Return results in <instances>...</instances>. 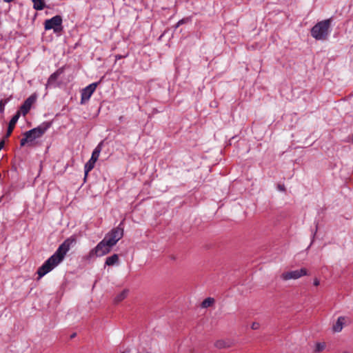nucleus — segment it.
Segmentation results:
<instances>
[{
	"label": "nucleus",
	"mask_w": 353,
	"mask_h": 353,
	"mask_svg": "<svg viewBox=\"0 0 353 353\" xmlns=\"http://www.w3.org/2000/svg\"><path fill=\"white\" fill-rule=\"evenodd\" d=\"M3 141H1L0 142V150L2 149V148L3 147Z\"/></svg>",
	"instance_id": "obj_27"
},
{
	"label": "nucleus",
	"mask_w": 353,
	"mask_h": 353,
	"mask_svg": "<svg viewBox=\"0 0 353 353\" xmlns=\"http://www.w3.org/2000/svg\"><path fill=\"white\" fill-rule=\"evenodd\" d=\"M214 302V299L211 297H208L205 299L201 303V306L203 308H207L210 306H211Z\"/></svg>",
	"instance_id": "obj_20"
},
{
	"label": "nucleus",
	"mask_w": 353,
	"mask_h": 353,
	"mask_svg": "<svg viewBox=\"0 0 353 353\" xmlns=\"http://www.w3.org/2000/svg\"><path fill=\"white\" fill-rule=\"evenodd\" d=\"M37 96L35 94H32L21 105L20 108V114L22 113L23 116H25L30 110L32 105L36 101Z\"/></svg>",
	"instance_id": "obj_9"
},
{
	"label": "nucleus",
	"mask_w": 353,
	"mask_h": 353,
	"mask_svg": "<svg viewBox=\"0 0 353 353\" xmlns=\"http://www.w3.org/2000/svg\"><path fill=\"white\" fill-rule=\"evenodd\" d=\"M313 284H314V285H315V286H318V285L320 284V281H319V280L318 279H316H316H314V281H313Z\"/></svg>",
	"instance_id": "obj_25"
},
{
	"label": "nucleus",
	"mask_w": 353,
	"mask_h": 353,
	"mask_svg": "<svg viewBox=\"0 0 353 353\" xmlns=\"http://www.w3.org/2000/svg\"><path fill=\"white\" fill-rule=\"evenodd\" d=\"M119 262V256L117 254H114L106 258L105 265H114Z\"/></svg>",
	"instance_id": "obj_13"
},
{
	"label": "nucleus",
	"mask_w": 353,
	"mask_h": 353,
	"mask_svg": "<svg viewBox=\"0 0 353 353\" xmlns=\"http://www.w3.org/2000/svg\"><path fill=\"white\" fill-rule=\"evenodd\" d=\"M123 227L122 221L117 228H113L108 233H107L104 237V239L106 240L109 245L113 247L123 237Z\"/></svg>",
	"instance_id": "obj_4"
},
{
	"label": "nucleus",
	"mask_w": 353,
	"mask_h": 353,
	"mask_svg": "<svg viewBox=\"0 0 353 353\" xmlns=\"http://www.w3.org/2000/svg\"><path fill=\"white\" fill-rule=\"evenodd\" d=\"M97 85H98V83H92L88 85V86H86L85 88H84L81 90V104H85L90 100L92 94L95 91Z\"/></svg>",
	"instance_id": "obj_8"
},
{
	"label": "nucleus",
	"mask_w": 353,
	"mask_h": 353,
	"mask_svg": "<svg viewBox=\"0 0 353 353\" xmlns=\"http://www.w3.org/2000/svg\"><path fill=\"white\" fill-rule=\"evenodd\" d=\"M342 353H350V352H347V351H344V352H343Z\"/></svg>",
	"instance_id": "obj_29"
},
{
	"label": "nucleus",
	"mask_w": 353,
	"mask_h": 353,
	"mask_svg": "<svg viewBox=\"0 0 353 353\" xmlns=\"http://www.w3.org/2000/svg\"><path fill=\"white\" fill-rule=\"evenodd\" d=\"M7 103V101L1 100L0 101V112L3 113L4 112L5 105Z\"/></svg>",
	"instance_id": "obj_22"
},
{
	"label": "nucleus",
	"mask_w": 353,
	"mask_h": 353,
	"mask_svg": "<svg viewBox=\"0 0 353 353\" xmlns=\"http://www.w3.org/2000/svg\"><path fill=\"white\" fill-rule=\"evenodd\" d=\"M61 74V71L59 70H57L54 73H52L48 78V82L46 85V88L48 87H51L57 81L59 75Z\"/></svg>",
	"instance_id": "obj_12"
},
{
	"label": "nucleus",
	"mask_w": 353,
	"mask_h": 353,
	"mask_svg": "<svg viewBox=\"0 0 353 353\" xmlns=\"http://www.w3.org/2000/svg\"><path fill=\"white\" fill-rule=\"evenodd\" d=\"M259 327H260V325H259V323H257V322H254V323L252 324V325H251V328H252V330H257V329H259Z\"/></svg>",
	"instance_id": "obj_23"
},
{
	"label": "nucleus",
	"mask_w": 353,
	"mask_h": 353,
	"mask_svg": "<svg viewBox=\"0 0 353 353\" xmlns=\"http://www.w3.org/2000/svg\"><path fill=\"white\" fill-rule=\"evenodd\" d=\"M97 161L93 160L92 159H90V160L85 164L84 166V172L85 176L88 175V172H90L94 167V164Z\"/></svg>",
	"instance_id": "obj_14"
},
{
	"label": "nucleus",
	"mask_w": 353,
	"mask_h": 353,
	"mask_svg": "<svg viewBox=\"0 0 353 353\" xmlns=\"http://www.w3.org/2000/svg\"><path fill=\"white\" fill-rule=\"evenodd\" d=\"M332 19L330 18L316 23L311 29V35L316 40L323 41L327 39L332 32Z\"/></svg>",
	"instance_id": "obj_2"
},
{
	"label": "nucleus",
	"mask_w": 353,
	"mask_h": 353,
	"mask_svg": "<svg viewBox=\"0 0 353 353\" xmlns=\"http://www.w3.org/2000/svg\"><path fill=\"white\" fill-rule=\"evenodd\" d=\"M50 125L51 123L50 122H43L37 128L26 132L24 137L21 139V145L23 146L26 143H32L35 139L40 138L50 128Z\"/></svg>",
	"instance_id": "obj_3"
},
{
	"label": "nucleus",
	"mask_w": 353,
	"mask_h": 353,
	"mask_svg": "<svg viewBox=\"0 0 353 353\" xmlns=\"http://www.w3.org/2000/svg\"><path fill=\"white\" fill-rule=\"evenodd\" d=\"M76 334L74 333L73 334L71 335V338H74Z\"/></svg>",
	"instance_id": "obj_28"
},
{
	"label": "nucleus",
	"mask_w": 353,
	"mask_h": 353,
	"mask_svg": "<svg viewBox=\"0 0 353 353\" xmlns=\"http://www.w3.org/2000/svg\"><path fill=\"white\" fill-rule=\"evenodd\" d=\"M325 346H326V345H325V343H324V342L316 343L315 345V349H314V352L315 353L321 352L325 350Z\"/></svg>",
	"instance_id": "obj_21"
},
{
	"label": "nucleus",
	"mask_w": 353,
	"mask_h": 353,
	"mask_svg": "<svg viewBox=\"0 0 353 353\" xmlns=\"http://www.w3.org/2000/svg\"><path fill=\"white\" fill-rule=\"evenodd\" d=\"M307 274V271L305 268L296 270L289 272H285L281 274V278L283 281H288L290 279H298L303 276Z\"/></svg>",
	"instance_id": "obj_7"
},
{
	"label": "nucleus",
	"mask_w": 353,
	"mask_h": 353,
	"mask_svg": "<svg viewBox=\"0 0 353 353\" xmlns=\"http://www.w3.org/2000/svg\"><path fill=\"white\" fill-rule=\"evenodd\" d=\"M347 317L345 316H339L336 323L332 325V330L334 332H340L343 328L344 325L346 323Z\"/></svg>",
	"instance_id": "obj_10"
},
{
	"label": "nucleus",
	"mask_w": 353,
	"mask_h": 353,
	"mask_svg": "<svg viewBox=\"0 0 353 353\" xmlns=\"http://www.w3.org/2000/svg\"><path fill=\"white\" fill-rule=\"evenodd\" d=\"M185 19H181V20H179L178 21V23H176V28H178L179 26L185 23Z\"/></svg>",
	"instance_id": "obj_24"
},
{
	"label": "nucleus",
	"mask_w": 353,
	"mask_h": 353,
	"mask_svg": "<svg viewBox=\"0 0 353 353\" xmlns=\"http://www.w3.org/2000/svg\"><path fill=\"white\" fill-rule=\"evenodd\" d=\"M62 17L60 15H56L45 21L44 28L46 30L52 29L54 32H59L62 29Z\"/></svg>",
	"instance_id": "obj_6"
},
{
	"label": "nucleus",
	"mask_w": 353,
	"mask_h": 353,
	"mask_svg": "<svg viewBox=\"0 0 353 353\" xmlns=\"http://www.w3.org/2000/svg\"><path fill=\"white\" fill-rule=\"evenodd\" d=\"M33 8L37 10H42L45 8L44 0H32Z\"/></svg>",
	"instance_id": "obj_16"
},
{
	"label": "nucleus",
	"mask_w": 353,
	"mask_h": 353,
	"mask_svg": "<svg viewBox=\"0 0 353 353\" xmlns=\"http://www.w3.org/2000/svg\"><path fill=\"white\" fill-rule=\"evenodd\" d=\"M50 272V269L48 267L46 266L44 264H43L41 267L39 268L37 270L39 279H41Z\"/></svg>",
	"instance_id": "obj_15"
},
{
	"label": "nucleus",
	"mask_w": 353,
	"mask_h": 353,
	"mask_svg": "<svg viewBox=\"0 0 353 353\" xmlns=\"http://www.w3.org/2000/svg\"><path fill=\"white\" fill-rule=\"evenodd\" d=\"M76 243V237L71 236L66 239L57 248L55 252L48 258L43 264L52 271L63 259L70 248Z\"/></svg>",
	"instance_id": "obj_1"
},
{
	"label": "nucleus",
	"mask_w": 353,
	"mask_h": 353,
	"mask_svg": "<svg viewBox=\"0 0 353 353\" xmlns=\"http://www.w3.org/2000/svg\"><path fill=\"white\" fill-rule=\"evenodd\" d=\"M128 290H123L122 292H121L119 294H117L114 298V303H118L123 301L128 295Z\"/></svg>",
	"instance_id": "obj_18"
},
{
	"label": "nucleus",
	"mask_w": 353,
	"mask_h": 353,
	"mask_svg": "<svg viewBox=\"0 0 353 353\" xmlns=\"http://www.w3.org/2000/svg\"><path fill=\"white\" fill-rule=\"evenodd\" d=\"M278 188H279V190H281V191H284V190H285V188H284V186H283V185H279L278 186Z\"/></svg>",
	"instance_id": "obj_26"
},
{
	"label": "nucleus",
	"mask_w": 353,
	"mask_h": 353,
	"mask_svg": "<svg viewBox=\"0 0 353 353\" xmlns=\"http://www.w3.org/2000/svg\"><path fill=\"white\" fill-rule=\"evenodd\" d=\"M112 246L104 239L100 241L95 248L92 249L89 252V257L103 256L111 251Z\"/></svg>",
	"instance_id": "obj_5"
},
{
	"label": "nucleus",
	"mask_w": 353,
	"mask_h": 353,
	"mask_svg": "<svg viewBox=\"0 0 353 353\" xmlns=\"http://www.w3.org/2000/svg\"><path fill=\"white\" fill-rule=\"evenodd\" d=\"M101 145H102V143H100L93 150L92 153V156H91V159H92L93 160H95V161H97L99 157V154H100V152L101 151Z\"/></svg>",
	"instance_id": "obj_17"
},
{
	"label": "nucleus",
	"mask_w": 353,
	"mask_h": 353,
	"mask_svg": "<svg viewBox=\"0 0 353 353\" xmlns=\"http://www.w3.org/2000/svg\"><path fill=\"white\" fill-rule=\"evenodd\" d=\"M214 346L218 349H223L230 347V344L223 340H218L214 343Z\"/></svg>",
	"instance_id": "obj_19"
},
{
	"label": "nucleus",
	"mask_w": 353,
	"mask_h": 353,
	"mask_svg": "<svg viewBox=\"0 0 353 353\" xmlns=\"http://www.w3.org/2000/svg\"><path fill=\"white\" fill-rule=\"evenodd\" d=\"M20 117V112H17L11 119V120L9 122L8 128L6 133V137H8L10 136L15 124L18 121Z\"/></svg>",
	"instance_id": "obj_11"
}]
</instances>
